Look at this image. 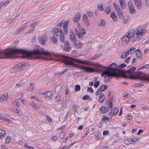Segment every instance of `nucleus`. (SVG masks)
Here are the masks:
<instances>
[{"mask_svg": "<svg viewBox=\"0 0 149 149\" xmlns=\"http://www.w3.org/2000/svg\"><path fill=\"white\" fill-rule=\"evenodd\" d=\"M110 16L113 19H114L117 17L116 16L115 14V13L114 12H113L111 13Z\"/></svg>", "mask_w": 149, "mask_h": 149, "instance_id": "37998d69", "label": "nucleus"}, {"mask_svg": "<svg viewBox=\"0 0 149 149\" xmlns=\"http://www.w3.org/2000/svg\"><path fill=\"white\" fill-rule=\"evenodd\" d=\"M135 31L134 30L131 29L129 30L128 32L129 38H132L135 35Z\"/></svg>", "mask_w": 149, "mask_h": 149, "instance_id": "aec40b11", "label": "nucleus"}, {"mask_svg": "<svg viewBox=\"0 0 149 149\" xmlns=\"http://www.w3.org/2000/svg\"><path fill=\"white\" fill-rule=\"evenodd\" d=\"M88 20L87 15L86 14H84L83 15V21Z\"/></svg>", "mask_w": 149, "mask_h": 149, "instance_id": "13d9d810", "label": "nucleus"}, {"mask_svg": "<svg viewBox=\"0 0 149 149\" xmlns=\"http://www.w3.org/2000/svg\"><path fill=\"white\" fill-rule=\"evenodd\" d=\"M109 72L108 70H105V71H104L101 74V76L102 77L104 76V75H106Z\"/></svg>", "mask_w": 149, "mask_h": 149, "instance_id": "6e6d98bb", "label": "nucleus"}, {"mask_svg": "<svg viewBox=\"0 0 149 149\" xmlns=\"http://www.w3.org/2000/svg\"><path fill=\"white\" fill-rule=\"evenodd\" d=\"M80 90V87L79 85H77L75 86V91L77 92L78 91H79Z\"/></svg>", "mask_w": 149, "mask_h": 149, "instance_id": "79ce46f5", "label": "nucleus"}, {"mask_svg": "<svg viewBox=\"0 0 149 149\" xmlns=\"http://www.w3.org/2000/svg\"><path fill=\"white\" fill-rule=\"evenodd\" d=\"M21 67H22L21 70L25 68H27L28 67L26 64L25 63H24L23 64L21 63Z\"/></svg>", "mask_w": 149, "mask_h": 149, "instance_id": "a19ab883", "label": "nucleus"}, {"mask_svg": "<svg viewBox=\"0 0 149 149\" xmlns=\"http://www.w3.org/2000/svg\"><path fill=\"white\" fill-rule=\"evenodd\" d=\"M88 97L89 96L88 95H84L82 99L83 100H88Z\"/></svg>", "mask_w": 149, "mask_h": 149, "instance_id": "bf43d9fd", "label": "nucleus"}, {"mask_svg": "<svg viewBox=\"0 0 149 149\" xmlns=\"http://www.w3.org/2000/svg\"><path fill=\"white\" fill-rule=\"evenodd\" d=\"M135 54L136 55V57L140 59H141L142 58V55L140 49H137L136 52Z\"/></svg>", "mask_w": 149, "mask_h": 149, "instance_id": "dca6fc26", "label": "nucleus"}, {"mask_svg": "<svg viewBox=\"0 0 149 149\" xmlns=\"http://www.w3.org/2000/svg\"><path fill=\"white\" fill-rule=\"evenodd\" d=\"M81 30H82V32L81 33V34H80L77 29H75V32L76 34L80 40L83 39V37L82 35H84L86 33L84 29L81 28Z\"/></svg>", "mask_w": 149, "mask_h": 149, "instance_id": "9b49d317", "label": "nucleus"}, {"mask_svg": "<svg viewBox=\"0 0 149 149\" xmlns=\"http://www.w3.org/2000/svg\"><path fill=\"white\" fill-rule=\"evenodd\" d=\"M117 13L119 17V18L121 19H123V15L122 10H120V11H119Z\"/></svg>", "mask_w": 149, "mask_h": 149, "instance_id": "473e14b6", "label": "nucleus"}, {"mask_svg": "<svg viewBox=\"0 0 149 149\" xmlns=\"http://www.w3.org/2000/svg\"><path fill=\"white\" fill-rule=\"evenodd\" d=\"M70 39L74 44H75V42H77V40H76L75 35L74 33H72V34L70 36Z\"/></svg>", "mask_w": 149, "mask_h": 149, "instance_id": "5701e85b", "label": "nucleus"}, {"mask_svg": "<svg viewBox=\"0 0 149 149\" xmlns=\"http://www.w3.org/2000/svg\"><path fill=\"white\" fill-rule=\"evenodd\" d=\"M126 66V65H125V63H123L120 65L118 66L119 68H123L125 67Z\"/></svg>", "mask_w": 149, "mask_h": 149, "instance_id": "680f3d73", "label": "nucleus"}, {"mask_svg": "<svg viewBox=\"0 0 149 149\" xmlns=\"http://www.w3.org/2000/svg\"><path fill=\"white\" fill-rule=\"evenodd\" d=\"M8 97L7 95L5 94L2 95L0 96V101L3 102L5 100H6L8 98Z\"/></svg>", "mask_w": 149, "mask_h": 149, "instance_id": "b1692460", "label": "nucleus"}, {"mask_svg": "<svg viewBox=\"0 0 149 149\" xmlns=\"http://www.w3.org/2000/svg\"><path fill=\"white\" fill-rule=\"evenodd\" d=\"M6 133L5 130L0 129V139H1L4 137Z\"/></svg>", "mask_w": 149, "mask_h": 149, "instance_id": "2f4dec72", "label": "nucleus"}, {"mask_svg": "<svg viewBox=\"0 0 149 149\" xmlns=\"http://www.w3.org/2000/svg\"><path fill=\"white\" fill-rule=\"evenodd\" d=\"M88 15L90 17H93V12H91V11H88L87 13Z\"/></svg>", "mask_w": 149, "mask_h": 149, "instance_id": "4d7b16f0", "label": "nucleus"}, {"mask_svg": "<svg viewBox=\"0 0 149 149\" xmlns=\"http://www.w3.org/2000/svg\"><path fill=\"white\" fill-rule=\"evenodd\" d=\"M10 142V138H9L8 137V138H7L6 139V143H9Z\"/></svg>", "mask_w": 149, "mask_h": 149, "instance_id": "69168bd1", "label": "nucleus"}, {"mask_svg": "<svg viewBox=\"0 0 149 149\" xmlns=\"http://www.w3.org/2000/svg\"><path fill=\"white\" fill-rule=\"evenodd\" d=\"M81 14L79 13H77V15L74 16L73 22L74 23H77L78 21L79 20L80 18Z\"/></svg>", "mask_w": 149, "mask_h": 149, "instance_id": "a211bd4d", "label": "nucleus"}, {"mask_svg": "<svg viewBox=\"0 0 149 149\" xmlns=\"http://www.w3.org/2000/svg\"><path fill=\"white\" fill-rule=\"evenodd\" d=\"M63 50L66 52H69L71 50V47L70 44L68 41H66L63 45L62 46Z\"/></svg>", "mask_w": 149, "mask_h": 149, "instance_id": "9d476101", "label": "nucleus"}, {"mask_svg": "<svg viewBox=\"0 0 149 149\" xmlns=\"http://www.w3.org/2000/svg\"><path fill=\"white\" fill-rule=\"evenodd\" d=\"M129 54L128 51H126L124 52L121 56L120 58L122 59H124L126 58Z\"/></svg>", "mask_w": 149, "mask_h": 149, "instance_id": "7c9ffc66", "label": "nucleus"}, {"mask_svg": "<svg viewBox=\"0 0 149 149\" xmlns=\"http://www.w3.org/2000/svg\"><path fill=\"white\" fill-rule=\"evenodd\" d=\"M65 133L64 132H62L59 135V138L61 139H63L65 136Z\"/></svg>", "mask_w": 149, "mask_h": 149, "instance_id": "c03bdc74", "label": "nucleus"}, {"mask_svg": "<svg viewBox=\"0 0 149 149\" xmlns=\"http://www.w3.org/2000/svg\"><path fill=\"white\" fill-rule=\"evenodd\" d=\"M146 31V30L143 29H142L139 30V31H137V32L136 33V35L137 37L138 36L139 34L140 35H141L143 33H144Z\"/></svg>", "mask_w": 149, "mask_h": 149, "instance_id": "bb28decb", "label": "nucleus"}, {"mask_svg": "<svg viewBox=\"0 0 149 149\" xmlns=\"http://www.w3.org/2000/svg\"><path fill=\"white\" fill-rule=\"evenodd\" d=\"M105 98V97L104 96V94L102 93H100L99 95L98 99V102L101 103H102Z\"/></svg>", "mask_w": 149, "mask_h": 149, "instance_id": "f3484780", "label": "nucleus"}, {"mask_svg": "<svg viewBox=\"0 0 149 149\" xmlns=\"http://www.w3.org/2000/svg\"><path fill=\"white\" fill-rule=\"evenodd\" d=\"M75 44H74V46L75 47L77 48L78 49L80 48L81 46H82V44L80 43V42H79L78 40L75 42Z\"/></svg>", "mask_w": 149, "mask_h": 149, "instance_id": "c756f323", "label": "nucleus"}, {"mask_svg": "<svg viewBox=\"0 0 149 149\" xmlns=\"http://www.w3.org/2000/svg\"><path fill=\"white\" fill-rule=\"evenodd\" d=\"M105 24V22L104 20L101 19V22L99 24V25H101L103 26H104Z\"/></svg>", "mask_w": 149, "mask_h": 149, "instance_id": "864d4df0", "label": "nucleus"}, {"mask_svg": "<svg viewBox=\"0 0 149 149\" xmlns=\"http://www.w3.org/2000/svg\"><path fill=\"white\" fill-rule=\"evenodd\" d=\"M79 68L83 70V72L85 73H91L96 71V70L93 68L88 67H85L84 66H80Z\"/></svg>", "mask_w": 149, "mask_h": 149, "instance_id": "423d86ee", "label": "nucleus"}, {"mask_svg": "<svg viewBox=\"0 0 149 149\" xmlns=\"http://www.w3.org/2000/svg\"><path fill=\"white\" fill-rule=\"evenodd\" d=\"M87 91L91 93H92L93 92V89L91 87H89L88 88Z\"/></svg>", "mask_w": 149, "mask_h": 149, "instance_id": "603ef678", "label": "nucleus"}, {"mask_svg": "<svg viewBox=\"0 0 149 149\" xmlns=\"http://www.w3.org/2000/svg\"><path fill=\"white\" fill-rule=\"evenodd\" d=\"M139 139H137L136 138H134L132 139H131L132 142H135L137 141Z\"/></svg>", "mask_w": 149, "mask_h": 149, "instance_id": "0e129e2a", "label": "nucleus"}, {"mask_svg": "<svg viewBox=\"0 0 149 149\" xmlns=\"http://www.w3.org/2000/svg\"><path fill=\"white\" fill-rule=\"evenodd\" d=\"M112 119V118H107L104 117L102 119V121H103L105 120H109V121L111 120Z\"/></svg>", "mask_w": 149, "mask_h": 149, "instance_id": "49530a36", "label": "nucleus"}, {"mask_svg": "<svg viewBox=\"0 0 149 149\" xmlns=\"http://www.w3.org/2000/svg\"><path fill=\"white\" fill-rule=\"evenodd\" d=\"M39 43L42 45H45V42L47 40V35L46 33L38 37Z\"/></svg>", "mask_w": 149, "mask_h": 149, "instance_id": "1a4fd4ad", "label": "nucleus"}, {"mask_svg": "<svg viewBox=\"0 0 149 149\" xmlns=\"http://www.w3.org/2000/svg\"><path fill=\"white\" fill-rule=\"evenodd\" d=\"M149 65V64H146L144 65L143 66L141 67L138 70V71H139L140 69H143L144 68H147L148 66Z\"/></svg>", "mask_w": 149, "mask_h": 149, "instance_id": "3c124183", "label": "nucleus"}, {"mask_svg": "<svg viewBox=\"0 0 149 149\" xmlns=\"http://www.w3.org/2000/svg\"><path fill=\"white\" fill-rule=\"evenodd\" d=\"M63 88L61 85H59L56 87L55 89V92L58 94L62 93L63 92Z\"/></svg>", "mask_w": 149, "mask_h": 149, "instance_id": "4468645a", "label": "nucleus"}, {"mask_svg": "<svg viewBox=\"0 0 149 149\" xmlns=\"http://www.w3.org/2000/svg\"><path fill=\"white\" fill-rule=\"evenodd\" d=\"M21 63H20L16 65L14 67L11 68L10 70V72L11 73H13L17 72L21 70Z\"/></svg>", "mask_w": 149, "mask_h": 149, "instance_id": "0eeeda50", "label": "nucleus"}, {"mask_svg": "<svg viewBox=\"0 0 149 149\" xmlns=\"http://www.w3.org/2000/svg\"><path fill=\"white\" fill-rule=\"evenodd\" d=\"M60 37L61 42L63 43H64L65 42L64 35L63 32V33H62L60 35Z\"/></svg>", "mask_w": 149, "mask_h": 149, "instance_id": "c9c22d12", "label": "nucleus"}, {"mask_svg": "<svg viewBox=\"0 0 149 149\" xmlns=\"http://www.w3.org/2000/svg\"><path fill=\"white\" fill-rule=\"evenodd\" d=\"M100 82L99 81H97L95 82L94 86L95 88H97L99 85Z\"/></svg>", "mask_w": 149, "mask_h": 149, "instance_id": "de8ad7c7", "label": "nucleus"}, {"mask_svg": "<svg viewBox=\"0 0 149 149\" xmlns=\"http://www.w3.org/2000/svg\"><path fill=\"white\" fill-rule=\"evenodd\" d=\"M109 134L108 131L107 130L104 131L103 132V135H108Z\"/></svg>", "mask_w": 149, "mask_h": 149, "instance_id": "774afa93", "label": "nucleus"}, {"mask_svg": "<svg viewBox=\"0 0 149 149\" xmlns=\"http://www.w3.org/2000/svg\"><path fill=\"white\" fill-rule=\"evenodd\" d=\"M103 4L102 3L100 5L97 7V8L100 10L102 11L103 10Z\"/></svg>", "mask_w": 149, "mask_h": 149, "instance_id": "8fccbe9b", "label": "nucleus"}, {"mask_svg": "<svg viewBox=\"0 0 149 149\" xmlns=\"http://www.w3.org/2000/svg\"><path fill=\"white\" fill-rule=\"evenodd\" d=\"M124 143L125 144H130L131 142V139H126L124 140Z\"/></svg>", "mask_w": 149, "mask_h": 149, "instance_id": "58836bf2", "label": "nucleus"}, {"mask_svg": "<svg viewBox=\"0 0 149 149\" xmlns=\"http://www.w3.org/2000/svg\"><path fill=\"white\" fill-rule=\"evenodd\" d=\"M84 23L85 24V26L86 27H88L90 25V22L88 21V20H86L85 21H84Z\"/></svg>", "mask_w": 149, "mask_h": 149, "instance_id": "a18cd8bd", "label": "nucleus"}, {"mask_svg": "<svg viewBox=\"0 0 149 149\" xmlns=\"http://www.w3.org/2000/svg\"><path fill=\"white\" fill-rule=\"evenodd\" d=\"M130 19V18L129 17H127V18H123V19H122L123 20V23L124 24H127L128 23V21Z\"/></svg>", "mask_w": 149, "mask_h": 149, "instance_id": "e433bc0d", "label": "nucleus"}, {"mask_svg": "<svg viewBox=\"0 0 149 149\" xmlns=\"http://www.w3.org/2000/svg\"><path fill=\"white\" fill-rule=\"evenodd\" d=\"M117 67V65L116 64L113 63L109 65L108 71L109 72L114 74V75L116 74L117 75L118 77H119L120 76V74L119 73H118L116 72L117 71L118 69Z\"/></svg>", "mask_w": 149, "mask_h": 149, "instance_id": "7ed1b4c3", "label": "nucleus"}, {"mask_svg": "<svg viewBox=\"0 0 149 149\" xmlns=\"http://www.w3.org/2000/svg\"><path fill=\"white\" fill-rule=\"evenodd\" d=\"M120 4V7L122 9H124L125 8L126 3L125 2V0H119Z\"/></svg>", "mask_w": 149, "mask_h": 149, "instance_id": "a878e982", "label": "nucleus"}, {"mask_svg": "<svg viewBox=\"0 0 149 149\" xmlns=\"http://www.w3.org/2000/svg\"><path fill=\"white\" fill-rule=\"evenodd\" d=\"M108 70V68L107 67L105 66H102L101 65H99L98 66V69L96 70V71H101L102 72H104L105 70Z\"/></svg>", "mask_w": 149, "mask_h": 149, "instance_id": "6ab92c4d", "label": "nucleus"}, {"mask_svg": "<svg viewBox=\"0 0 149 149\" xmlns=\"http://www.w3.org/2000/svg\"><path fill=\"white\" fill-rule=\"evenodd\" d=\"M53 94V92L51 91H46L44 93H41V95H44V97L45 98H48L50 97Z\"/></svg>", "mask_w": 149, "mask_h": 149, "instance_id": "2eb2a0df", "label": "nucleus"}, {"mask_svg": "<svg viewBox=\"0 0 149 149\" xmlns=\"http://www.w3.org/2000/svg\"><path fill=\"white\" fill-rule=\"evenodd\" d=\"M136 69V67H133L126 71H123L120 70L119 71V72L120 74L124 78H129L128 77H127L126 76L125 73H132L134 72V71Z\"/></svg>", "mask_w": 149, "mask_h": 149, "instance_id": "20e7f679", "label": "nucleus"}, {"mask_svg": "<svg viewBox=\"0 0 149 149\" xmlns=\"http://www.w3.org/2000/svg\"><path fill=\"white\" fill-rule=\"evenodd\" d=\"M136 50V48L134 47H132V48L130 49L129 51H128V53L131 54H132L134 53L135 51Z\"/></svg>", "mask_w": 149, "mask_h": 149, "instance_id": "4c0bfd02", "label": "nucleus"}, {"mask_svg": "<svg viewBox=\"0 0 149 149\" xmlns=\"http://www.w3.org/2000/svg\"><path fill=\"white\" fill-rule=\"evenodd\" d=\"M127 5L131 13H136V10L134 9L132 3L131 1H129L128 2Z\"/></svg>", "mask_w": 149, "mask_h": 149, "instance_id": "ddd939ff", "label": "nucleus"}, {"mask_svg": "<svg viewBox=\"0 0 149 149\" xmlns=\"http://www.w3.org/2000/svg\"><path fill=\"white\" fill-rule=\"evenodd\" d=\"M63 29L64 33L66 35L68 33V27L63 26Z\"/></svg>", "mask_w": 149, "mask_h": 149, "instance_id": "5fc2aeb1", "label": "nucleus"}, {"mask_svg": "<svg viewBox=\"0 0 149 149\" xmlns=\"http://www.w3.org/2000/svg\"><path fill=\"white\" fill-rule=\"evenodd\" d=\"M108 86L106 85H102L99 88V91L100 92H102L107 88Z\"/></svg>", "mask_w": 149, "mask_h": 149, "instance_id": "cd10ccee", "label": "nucleus"}, {"mask_svg": "<svg viewBox=\"0 0 149 149\" xmlns=\"http://www.w3.org/2000/svg\"><path fill=\"white\" fill-rule=\"evenodd\" d=\"M58 56H59V58L63 59L62 62H64L66 65H73L74 62L87 65H94V64L92 62L90 63L89 61H82L80 59L68 57L62 55H59Z\"/></svg>", "mask_w": 149, "mask_h": 149, "instance_id": "f257e3e1", "label": "nucleus"}, {"mask_svg": "<svg viewBox=\"0 0 149 149\" xmlns=\"http://www.w3.org/2000/svg\"><path fill=\"white\" fill-rule=\"evenodd\" d=\"M22 120L24 122L26 123L28 121V118L26 116H24L22 118Z\"/></svg>", "mask_w": 149, "mask_h": 149, "instance_id": "09e8293b", "label": "nucleus"}, {"mask_svg": "<svg viewBox=\"0 0 149 149\" xmlns=\"http://www.w3.org/2000/svg\"><path fill=\"white\" fill-rule=\"evenodd\" d=\"M51 40L53 43L55 44H56L58 42L57 38L54 36H52L51 37Z\"/></svg>", "mask_w": 149, "mask_h": 149, "instance_id": "72a5a7b5", "label": "nucleus"}, {"mask_svg": "<svg viewBox=\"0 0 149 149\" xmlns=\"http://www.w3.org/2000/svg\"><path fill=\"white\" fill-rule=\"evenodd\" d=\"M114 77H118L117 76V75L116 74L114 75V74L108 72L107 74L104 76V79L105 82H108L109 81L111 80Z\"/></svg>", "mask_w": 149, "mask_h": 149, "instance_id": "6e6552de", "label": "nucleus"}, {"mask_svg": "<svg viewBox=\"0 0 149 149\" xmlns=\"http://www.w3.org/2000/svg\"><path fill=\"white\" fill-rule=\"evenodd\" d=\"M135 5L138 9H140L141 7V3L140 0H134Z\"/></svg>", "mask_w": 149, "mask_h": 149, "instance_id": "4be33fe9", "label": "nucleus"}, {"mask_svg": "<svg viewBox=\"0 0 149 149\" xmlns=\"http://www.w3.org/2000/svg\"><path fill=\"white\" fill-rule=\"evenodd\" d=\"M132 116H131L130 113H129L127 115V118L129 120H131L132 119Z\"/></svg>", "mask_w": 149, "mask_h": 149, "instance_id": "e2e57ef3", "label": "nucleus"}, {"mask_svg": "<svg viewBox=\"0 0 149 149\" xmlns=\"http://www.w3.org/2000/svg\"><path fill=\"white\" fill-rule=\"evenodd\" d=\"M108 111V109L107 107L102 106L100 109V112L101 113H104Z\"/></svg>", "mask_w": 149, "mask_h": 149, "instance_id": "412c9836", "label": "nucleus"}, {"mask_svg": "<svg viewBox=\"0 0 149 149\" xmlns=\"http://www.w3.org/2000/svg\"><path fill=\"white\" fill-rule=\"evenodd\" d=\"M130 41V38L127 35H125L122 36L119 42L120 45H122L127 43Z\"/></svg>", "mask_w": 149, "mask_h": 149, "instance_id": "39448f33", "label": "nucleus"}, {"mask_svg": "<svg viewBox=\"0 0 149 149\" xmlns=\"http://www.w3.org/2000/svg\"><path fill=\"white\" fill-rule=\"evenodd\" d=\"M137 71L136 74L134 75V77L129 76L128 77L132 79H140L144 81H148L149 78L147 74H143L142 72H138Z\"/></svg>", "mask_w": 149, "mask_h": 149, "instance_id": "f03ea898", "label": "nucleus"}, {"mask_svg": "<svg viewBox=\"0 0 149 149\" xmlns=\"http://www.w3.org/2000/svg\"><path fill=\"white\" fill-rule=\"evenodd\" d=\"M35 86L34 84H31L30 86L28 88V90L29 91H32L35 88Z\"/></svg>", "mask_w": 149, "mask_h": 149, "instance_id": "f704fd0d", "label": "nucleus"}, {"mask_svg": "<svg viewBox=\"0 0 149 149\" xmlns=\"http://www.w3.org/2000/svg\"><path fill=\"white\" fill-rule=\"evenodd\" d=\"M52 32L54 36H56V37H58L59 34L60 35L63 33V31L61 29L54 28L52 30Z\"/></svg>", "mask_w": 149, "mask_h": 149, "instance_id": "f8f14e48", "label": "nucleus"}, {"mask_svg": "<svg viewBox=\"0 0 149 149\" xmlns=\"http://www.w3.org/2000/svg\"><path fill=\"white\" fill-rule=\"evenodd\" d=\"M114 8L117 12H118L119 11H120V10H121L120 9V7L118 6H117L116 7Z\"/></svg>", "mask_w": 149, "mask_h": 149, "instance_id": "052dcab7", "label": "nucleus"}, {"mask_svg": "<svg viewBox=\"0 0 149 149\" xmlns=\"http://www.w3.org/2000/svg\"><path fill=\"white\" fill-rule=\"evenodd\" d=\"M111 11V9L109 6H108L105 9V12L107 14L109 13Z\"/></svg>", "mask_w": 149, "mask_h": 149, "instance_id": "ea45409f", "label": "nucleus"}, {"mask_svg": "<svg viewBox=\"0 0 149 149\" xmlns=\"http://www.w3.org/2000/svg\"><path fill=\"white\" fill-rule=\"evenodd\" d=\"M61 98V96L59 94H58L56 96L54 97V100L55 102H58Z\"/></svg>", "mask_w": 149, "mask_h": 149, "instance_id": "c85d7f7f", "label": "nucleus"}, {"mask_svg": "<svg viewBox=\"0 0 149 149\" xmlns=\"http://www.w3.org/2000/svg\"><path fill=\"white\" fill-rule=\"evenodd\" d=\"M115 110L116 111V112H114L113 111V113L111 111L109 113V116L110 117H112L115 116L116 115L118 111V109L117 107H115Z\"/></svg>", "mask_w": 149, "mask_h": 149, "instance_id": "393cba45", "label": "nucleus"}, {"mask_svg": "<svg viewBox=\"0 0 149 149\" xmlns=\"http://www.w3.org/2000/svg\"><path fill=\"white\" fill-rule=\"evenodd\" d=\"M6 2L4 3V2L3 1H2L0 2V7L1 6L2 7L3 6H4L6 4Z\"/></svg>", "mask_w": 149, "mask_h": 149, "instance_id": "338daca9", "label": "nucleus"}]
</instances>
